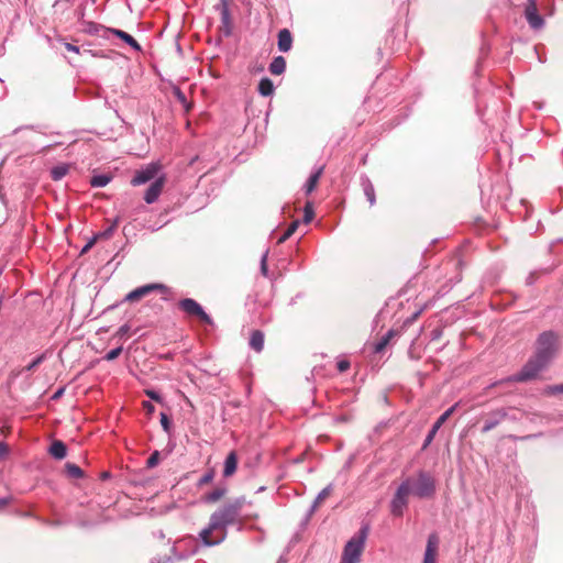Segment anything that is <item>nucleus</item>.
<instances>
[{
    "label": "nucleus",
    "mask_w": 563,
    "mask_h": 563,
    "mask_svg": "<svg viewBox=\"0 0 563 563\" xmlns=\"http://www.w3.org/2000/svg\"><path fill=\"white\" fill-rule=\"evenodd\" d=\"M246 505L245 497H238L225 503L211 516L208 526L201 530L199 538L203 545L220 544L227 538V528L239 521L240 514Z\"/></svg>",
    "instance_id": "1"
},
{
    "label": "nucleus",
    "mask_w": 563,
    "mask_h": 563,
    "mask_svg": "<svg viewBox=\"0 0 563 563\" xmlns=\"http://www.w3.org/2000/svg\"><path fill=\"white\" fill-rule=\"evenodd\" d=\"M368 528L363 526L344 545L340 563H361Z\"/></svg>",
    "instance_id": "2"
},
{
    "label": "nucleus",
    "mask_w": 563,
    "mask_h": 563,
    "mask_svg": "<svg viewBox=\"0 0 563 563\" xmlns=\"http://www.w3.org/2000/svg\"><path fill=\"white\" fill-rule=\"evenodd\" d=\"M558 349V336L552 331L541 333L537 340V350L534 357L541 362V365H548L554 357Z\"/></svg>",
    "instance_id": "3"
},
{
    "label": "nucleus",
    "mask_w": 563,
    "mask_h": 563,
    "mask_svg": "<svg viewBox=\"0 0 563 563\" xmlns=\"http://www.w3.org/2000/svg\"><path fill=\"white\" fill-rule=\"evenodd\" d=\"M545 365H541V362L533 356L527 362V364L521 368L519 373L508 376L504 379L494 382L488 386V388H494L504 383L528 382L537 377L539 372L542 371Z\"/></svg>",
    "instance_id": "4"
},
{
    "label": "nucleus",
    "mask_w": 563,
    "mask_h": 563,
    "mask_svg": "<svg viewBox=\"0 0 563 563\" xmlns=\"http://www.w3.org/2000/svg\"><path fill=\"white\" fill-rule=\"evenodd\" d=\"M410 479V494L419 498H429L435 492V482L431 475L420 472L416 479Z\"/></svg>",
    "instance_id": "5"
},
{
    "label": "nucleus",
    "mask_w": 563,
    "mask_h": 563,
    "mask_svg": "<svg viewBox=\"0 0 563 563\" xmlns=\"http://www.w3.org/2000/svg\"><path fill=\"white\" fill-rule=\"evenodd\" d=\"M410 495V479L404 481L397 488L395 496L389 505L390 511L396 517H401L408 505Z\"/></svg>",
    "instance_id": "6"
},
{
    "label": "nucleus",
    "mask_w": 563,
    "mask_h": 563,
    "mask_svg": "<svg viewBox=\"0 0 563 563\" xmlns=\"http://www.w3.org/2000/svg\"><path fill=\"white\" fill-rule=\"evenodd\" d=\"M179 308L190 317H197L201 322L206 324H212L213 321L209 314L206 313L203 308L194 299L186 298L179 301Z\"/></svg>",
    "instance_id": "7"
},
{
    "label": "nucleus",
    "mask_w": 563,
    "mask_h": 563,
    "mask_svg": "<svg viewBox=\"0 0 563 563\" xmlns=\"http://www.w3.org/2000/svg\"><path fill=\"white\" fill-rule=\"evenodd\" d=\"M155 290H159L163 294L169 292V288L166 287L165 285L158 284V283H153V284L143 285V286L137 287L134 290L130 291L125 296V301H129V302L137 301Z\"/></svg>",
    "instance_id": "8"
},
{
    "label": "nucleus",
    "mask_w": 563,
    "mask_h": 563,
    "mask_svg": "<svg viewBox=\"0 0 563 563\" xmlns=\"http://www.w3.org/2000/svg\"><path fill=\"white\" fill-rule=\"evenodd\" d=\"M459 404H454L453 406H451L450 408H448L438 419L437 421L433 423V426L431 427V429L429 430L424 441H423V444H422V450H426L431 443L432 441L434 440V437L435 434L438 433V431L440 430V428L443 426V423H445V421L454 413V411L456 410Z\"/></svg>",
    "instance_id": "9"
},
{
    "label": "nucleus",
    "mask_w": 563,
    "mask_h": 563,
    "mask_svg": "<svg viewBox=\"0 0 563 563\" xmlns=\"http://www.w3.org/2000/svg\"><path fill=\"white\" fill-rule=\"evenodd\" d=\"M221 16V24L224 35H230L232 32V19L230 13V0H220L216 7Z\"/></svg>",
    "instance_id": "10"
},
{
    "label": "nucleus",
    "mask_w": 563,
    "mask_h": 563,
    "mask_svg": "<svg viewBox=\"0 0 563 563\" xmlns=\"http://www.w3.org/2000/svg\"><path fill=\"white\" fill-rule=\"evenodd\" d=\"M506 417L507 411L505 409H496L489 412L482 428V432L487 433L490 430L495 429L506 419Z\"/></svg>",
    "instance_id": "11"
},
{
    "label": "nucleus",
    "mask_w": 563,
    "mask_h": 563,
    "mask_svg": "<svg viewBox=\"0 0 563 563\" xmlns=\"http://www.w3.org/2000/svg\"><path fill=\"white\" fill-rule=\"evenodd\" d=\"M439 542L437 533L429 534L422 563H437Z\"/></svg>",
    "instance_id": "12"
},
{
    "label": "nucleus",
    "mask_w": 563,
    "mask_h": 563,
    "mask_svg": "<svg viewBox=\"0 0 563 563\" xmlns=\"http://www.w3.org/2000/svg\"><path fill=\"white\" fill-rule=\"evenodd\" d=\"M158 167L155 164L148 165L146 168L137 172L131 180L133 186H140L154 179L157 175Z\"/></svg>",
    "instance_id": "13"
},
{
    "label": "nucleus",
    "mask_w": 563,
    "mask_h": 563,
    "mask_svg": "<svg viewBox=\"0 0 563 563\" xmlns=\"http://www.w3.org/2000/svg\"><path fill=\"white\" fill-rule=\"evenodd\" d=\"M525 18L533 30H540L544 26L543 18L538 13V8L534 4H527L525 8Z\"/></svg>",
    "instance_id": "14"
},
{
    "label": "nucleus",
    "mask_w": 563,
    "mask_h": 563,
    "mask_svg": "<svg viewBox=\"0 0 563 563\" xmlns=\"http://www.w3.org/2000/svg\"><path fill=\"white\" fill-rule=\"evenodd\" d=\"M164 181L163 177H158L150 185L144 195L146 203H154L158 199L164 187Z\"/></svg>",
    "instance_id": "15"
},
{
    "label": "nucleus",
    "mask_w": 563,
    "mask_h": 563,
    "mask_svg": "<svg viewBox=\"0 0 563 563\" xmlns=\"http://www.w3.org/2000/svg\"><path fill=\"white\" fill-rule=\"evenodd\" d=\"M108 32L112 33L120 40H122L124 43H126L129 46H131L134 51L141 52L142 47L141 45L135 41V38L130 35L129 33L119 30V29H107Z\"/></svg>",
    "instance_id": "16"
},
{
    "label": "nucleus",
    "mask_w": 563,
    "mask_h": 563,
    "mask_svg": "<svg viewBox=\"0 0 563 563\" xmlns=\"http://www.w3.org/2000/svg\"><path fill=\"white\" fill-rule=\"evenodd\" d=\"M278 49L283 53H286L291 49L292 46V36L288 29H282L278 32Z\"/></svg>",
    "instance_id": "17"
},
{
    "label": "nucleus",
    "mask_w": 563,
    "mask_h": 563,
    "mask_svg": "<svg viewBox=\"0 0 563 563\" xmlns=\"http://www.w3.org/2000/svg\"><path fill=\"white\" fill-rule=\"evenodd\" d=\"M238 468V455L234 451H231L224 460L223 476L231 477Z\"/></svg>",
    "instance_id": "18"
},
{
    "label": "nucleus",
    "mask_w": 563,
    "mask_h": 563,
    "mask_svg": "<svg viewBox=\"0 0 563 563\" xmlns=\"http://www.w3.org/2000/svg\"><path fill=\"white\" fill-rule=\"evenodd\" d=\"M228 488L225 485L216 487L212 492L206 494L202 500L208 504H214L225 496Z\"/></svg>",
    "instance_id": "19"
},
{
    "label": "nucleus",
    "mask_w": 563,
    "mask_h": 563,
    "mask_svg": "<svg viewBox=\"0 0 563 563\" xmlns=\"http://www.w3.org/2000/svg\"><path fill=\"white\" fill-rule=\"evenodd\" d=\"M185 545H190V550L186 553V554H180L179 558H184V556H188V555H191L194 553H196L197 551V543H196V540L191 537H188V538H185V539H181L179 541H177L174 545V551H179L183 549V547Z\"/></svg>",
    "instance_id": "20"
},
{
    "label": "nucleus",
    "mask_w": 563,
    "mask_h": 563,
    "mask_svg": "<svg viewBox=\"0 0 563 563\" xmlns=\"http://www.w3.org/2000/svg\"><path fill=\"white\" fill-rule=\"evenodd\" d=\"M48 452L54 459L62 460L67 454V448L64 442L56 440L51 444Z\"/></svg>",
    "instance_id": "21"
},
{
    "label": "nucleus",
    "mask_w": 563,
    "mask_h": 563,
    "mask_svg": "<svg viewBox=\"0 0 563 563\" xmlns=\"http://www.w3.org/2000/svg\"><path fill=\"white\" fill-rule=\"evenodd\" d=\"M361 184H362L364 195H365L367 201L369 202V206H374L376 202V197H375V190H374L373 184L366 177L362 178Z\"/></svg>",
    "instance_id": "22"
},
{
    "label": "nucleus",
    "mask_w": 563,
    "mask_h": 563,
    "mask_svg": "<svg viewBox=\"0 0 563 563\" xmlns=\"http://www.w3.org/2000/svg\"><path fill=\"white\" fill-rule=\"evenodd\" d=\"M250 346L256 351L261 352L264 347V333L260 330H255L252 332L250 338Z\"/></svg>",
    "instance_id": "23"
},
{
    "label": "nucleus",
    "mask_w": 563,
    "mask_h": 563,
    "mask_svg": "<svg viewBox=\"0 0 563 563\" xmlns=\"http://www.w3.org/2000/svg\"><path fill=\"white\" fill-rule=\"evenodd\" d=\"M286 69V60L283 56L275 57L269 64V71L273 75H282Z\"/></svg>",
    "instance_id": "24"
},
{
    "label": "nucleus",
    "mask_w": 563,
    "mask_h": 563,
    "mask_svg": "<svg viewBox=\"0 0 563 563\" xmlns=\"http://www.w3.org/2000/svg\"><path fill=\"white\" fill-rule=\"evenodd\" d=\"M383 330L384 324L380 325V329L377 332V342L372 345L374 353H380L387 345V332H384Z\"/></svg>",
    "instance_id": "25"
},
{
    "label": "nucleus",
    "mask_w": 563,
    "mask_h": 563,
    "mask_svg": "<svg viewBox=\"0 0 563 563\" xmlns=\"http://www.w3.org/2000/svg\"><path fill=\"white\" fill-rule=\"evenodd\" d=\"M321 174H322V168H319L318 170H316L314 173H312L310 175V177L308 178V180L305 185L306 194H310L314 190Z\"/></svg>",
    "instance_id": "26"
},
{
    "label": "nucleus",
    "mask_w": 563,
    "mask_h": 563,
    "mask_svg": "<svg viewBox=\"0 0 563 563\" xmlns=\"http://www.w3.org/2000/svg\"><path fill=\"white\" fill-rule=\"evenodd\" d=\"M273 91H274V85H273L272 80L268 78H262L258 84V92L264 97H268L273 93Z\"/></svg>",
    "instance_id": "27"
},
{
    "label": "nucleus",
    "mask_w": 563,
    "mask_h": 563,
    "mask_svg": "<svg viewBox=\"0 0 563 563\" xmlns=\"http://www.w3.org/2000/svg\"><path fill=\"white\" fill-rule=\"evenodd\" d=\"M331 492H332V485H328L317 495V497L312 504V511L316 510L320 506V504L323 503V500L331 494Z\"/></svg>",
    "instance_id": "28"
},
{
    "label": "nucleus",
    "mask_w": 563,
    "mask_h": 563,
    "mask_svg": "<svg viewBox=\"0 0 563 563\" xmlns=\"http://www.w3.org/2000/svg\"><path fill=\"white\" fill-rule=\"evenodd\" d=\"M111 178L108 175L101 174V175H95L90 179V185L96 188H101L107 186L110 183Z\"/></svg>",
    "instance_id": "29"
},
{
    "label": "nucleus",
    "mask_w": 563,
    "mask_h": 563,
    "mask_svg": "<svg viewBox=\"0 0 563 563\" xmlns=\"http://www.w3.org/2000/svg\"><path fill=\"white\" fill-rule=\"evenodd\" d=\"M68 173V166L63 164L55 166L51 169V176L54 180H60L64 178Z\"/></svg>",
    "instance_id": "30"
},
{
    "label": "nucleus",
    "mask_w": 563,
    "mask_h": 563,
    "mask_svg": "<svg viewBox=\"0 0 563 563\" xmlns=\"http://www.w3.org/2000/svg\"><path fill=\"white\" fill-rule=\"evenodd\" d=\"M65 468L67 475L71 478H81L84 476L82 470L74 463H67Z\"/></svg>",
    "instance_id": "31"
},
{
    "label": "nucleus",
    "mask_w": 563,
    "mask_h": 563,
    "mask_svg": "<svg viewBox=\"0 0 563 563\" xmlns=\"http://www.w3.org/2000/svg\"><path fill=\"white\" fill-rule=\"evenodd\" d=\"M214 470L213 468H209L200 478L199 481L197 482V486L199 488L203 487L205 485L207 484H210L213 478H214Z\"/></svg>",
    "instance_id": "32"
},
{
    "label": "nucleus",
    "mask_w": 563,
    "mask_h": 563,
    "mask_svg": "<svg viewBox=\"0 0 563 563\" xmlns=\"http://www.w3.org/2000/svg\"><path fill=\"white\" fill-rule=\"evenodd\" d=\"M158 463H159V452L154 451L147 459L146 465L148 468H153V467L157 466Z\"/></svg>",
    "instance_id": "33"
},
{
    "label": "nucleus",
    "mask_w": 563,
    "mask_h": 563,
    "mask_svg": "<svg viewBox=\"0 0 563 563\" xmlns=\"http://www.w3.org/2000/svg\"><path fill=\"white\" fill-rule=\"evenodd\" d=\"M161 424L166 433H170L172 422L165 412H161Z\"/></svg>",
    "instance_id": "34"
},
{
    "label": "nucleus",
    "mask_w": 563,
    "mask_h": 563,
    "mask_svg": "<svg viewBox=\"0 0 563 563\" xmlns=\"http://www.w3.org/2000/svg\"><path fill=\"white\" fill-rule=\"evenodd\" d=\"M122 352V347L119 346V347H115V349H112L110 350L106 355H104V360L107 361H113L115 358L119 357V355L121 354Z\"/></svg>",
    "instance_id": "35"
},
{
    "label": "nucleus",
    "mask_w": 563,
    "mask_h": 563,
    "mask_svg": "<svg viewBox=\"0 0 563 563\" xmlns=\"http://www.w3.org/2000/svg\"><path fill=\"white\" fill-rule=\"evenodd\" d=\"M45 360V354H41L40 356H37L36 358H34L26 367H25V371L27 372H31L33 371L36 366H38L43 361Z\"/></svg>",
    "instance_id": "36"
},
{
    "label": "nucleus",
    "mask_w": 563,
    "mask_h": 563,
    "mask_svg": "<svg viewBox=\"0 0 563 563\" xmlns=\"http://www.w3.org/2000/svg\"><path fill=\"white\" fill-rule=\"evenodd\" d=\"M313 210L311 208V206L308 203L306 207H305V216H303V221L306 223H309L312 219H313Z\"/></svg>",
    "instance_id": "37"
},
{
    "label": "nucleus",
    "mask_w": 563,
    "mask_h": 563,
    "mask_svg": "<svg viewBox=\"0 0 563 563\" xmlns=\"http://www.w3.org/2000/svg\"><path fill=\"white\" fill-rule=\"evenodd\" d=\"M145 395H146L150 399H152V400H154V401H157V402H162V401H163V400H162V397L159 396V394H158L157 391L153 390V389H146V390H145Z\"/></svg>",
    "instance_id": "38"
},
{
    "label": "nucleus",
    "mask_w": 563,
    "mask_h": 563,
    "mask_svg": "<svg viewBox=\"0 0 563 563\" xmlns=\"http://www.w3.org/2000/svg\"><path fill=\"white\" fill-rule=\"evenodd\" d=\"M339 372L343 373L350 368V362L345 358H341L336 363Z\"/></svg>",
    "instance_id": "39"
},
{
    "label": "nucleus",
    "mask_w": 563,
    "mask_h": 563,
    "mask_svg": "<svg viewBox=\"0 0 563 563\" xmlns=\"http://www.w3.org/2000/svg\"><path fill=\"white\" fill-rule=\"evenodd\" d=\"M548 393L552 394V395L563 394V384L549 386L548 387Z\"/></svg>",
    "instance_id": "40"
},
{
    "label": "nucleus",
    "mask_w": 563,
    "mask_h": 563,
    "mask_svg": "<svg viewBox=\"0 0 563 563\" xmlns=\"http://www.w3.org/2000/svg\"><path fill=\"white\" fill-rule=\"evenodd\" d=\"M100 29H101V25L93 23V22H89L87 32L90 34H98Z\"/></svg>",
    "instance_id": "41"
},
{
    "label": "nucleus",
    "mask_w": 563,
    "mask_h": 563,
    "mask_svg": "<svg viewBox=\"0 0 563 563\" xmlns=\"http://www.w3.org/2000/svg\"><path fill=\"white\" fill-rule=\"evenodd\" d=\"M65 48L68 51V52H73V53H76V54H79L80 53V47L77 46V45H74L71 43H65Z\"/></svg>",
    "instance_id": "42"
},
{
    "label": "nucleus",
    "mask_w": 563,
    "mask_h": 563,
    "mask_svg": "<svg viewBox=\"0 0 563 563\" xmlns=\"http://www.w3.org/2000/svg\"><path fill=\"white\" fill-rule=\"evenodd\" d=\"M266 258H267V253H265L262 256V261H261V271H262V274L265 275V276L267 275Z\"/></svg>",
    "instance_id": "43"
},
{
    "label": "nucleus",
    "mask_w": 563,
    "mask_h": 563,
    "mask_svg": "<svg viewBox=\"0 0 563 563\" xmlns=\"http://www.w3.org/2000/svg\"><path fill=\"white\" fill-rule=\"evenodd\" d=\"M143 408L146 410L148 415H152L155 410L154 405L150 401H143Z\"/></svg>",
    "instance_id": "44"
},
{
    "label": "nucleus",
    "mask_w": 563,
    "mask_h": 563,
    "mask_svg": "<svg viewBox=\"0 0 563 563\" xmlns=\"http://www.w3.org/2000/svg\"><path fill=\"white\" fill-rule=\"evenodd\" d=\"M298 224L299 222L298 221H294L288 228H287V232L288 234L292 235L295 233V231L297 230L298 228Z\"/></svg>",
    "instance_id": "45"
},
{
    "label": "nucleus",
    "mask_w": 563,
    "mask_h": 563,
    "mask_svg": "<svg viewBox=\"0 0 563 563\" xmlns=\"http://www.w3.org/2000/svg\"><path fill=\"white\" fill-rule=\"evenodd\" d=\"M97 236L92 238L82 249L81 253L87 252L96 243Z\"/></svg>",
    "instance_id": "46"
},
{
    "label": "nucleus",
    "mask_w": 563,
    "mask_h": 563,
    "mask_svg": "<svg viewBox=\"0 0 563 563\" xmlns=\"http://www.w3.org/2000/svg\"><path fill=\"white\" fill-rule=\"evenodd\" d=\"M113 230H114V225L110 227L108 230H106L104 232L100 233L99 236H101V238H109V236H111Z\"/></svg>",
    "instance_id": "47"
},
{
    "label": "nucleus",
    "mask_w": 563,
    "mask_h": 563,
    "mask_svg": "<svg viewBox=\"0 0 563 563\" xmlns=\"http://www.w3.org/2000/svg\"><path fill=\"white\" fill-rule=\"evenodd\" d=\"M8 453V446L3 442L0 441V459L3 457Z\"/></svg>",
    "instance_id": "48"
},
{
    "label": "nucleus",
    "mask_w": 563,
    "mask_h": 563,
    "mask_svg": "<svg viewBox=\"0 0 563 563\" xmlns=\"http://www.w3.org/2000/svg\"><path fill=\"white\" fill-rule=\"evenodd\" d=\"M291 235L288 234L287 231L284 232V234L278 239V243H284L287 239H289Z\"/></svg>",
    "instance_id": "49"
},
{
    "label": "nucleus",
    "mask_w": 563,
    "mask_h": 563,
    "mask_svg": "<svg viewBox=\"0 0 563 563\" xmlns=\"http://www.w3.org/2000/svg\"><path fill=\"white\" fill-rule=\"evenodd\" d=\"M382 319H383V311H379L375 319V329L378 327Z\"/></svg>",
    "instance_id": "50"
},
{
    "label": "nucleus",
    "mask_w": 563,
    "mask_h": 563,
    "mask_svg": "<svg viewBox=\"0 0 563 563\" xmlns=\"http://www.w3.org/2000/svg\"><path fill=\"white\" fill-rule=\"evenodd\" d=\"M128 331H129V327H128V325H122V327L119 329L118 333H119L120 335H124V334H126V333H128Z\"/></svg>",
    "instance_id": "51"
},
{
    "label": "nucleus",
    "mask_w": 563,
    "mask_h": 563,
    "mask_svg": "<svg viewBox=\"0 0 563 563\" xmlns=\"http://www.w3.org/2000/svg\"><path fill=\"white\" fill-rule=\"evenodd\" d=\"M89 53L93 56V57H102V54L100 52H92V51H89Z\"/></svg>",
    "instance_id": "52"
},
{
    "label": "nucleus",
    "mask_w": 563,
    "mask_h": 563,
    "mask_svg": "<svg viewBox=\"0 0 563 563\" xmlns=\"http://www.w3.org/2000/svg\"><path fill=\"white\" fill-rule=\"evenodd\" d=\"M62 394H63V389L57 390V391L55 393V395L53 396V399L58 398Z\"/></svg>",
    "instance_id": "53"
},
{
    "label": "nucleus",
    "mask_w": 563,
    "mask_h": 563,
    "mask_svg": "<svg viewBox=\"0 0 563 563\" xmlns=\"http://www.w3.org/2000/svg\"><path fill=\"white\" fill-rule=\"evenodd\" d=\"M528 1V4H534L537 5V0H527Z\"/></svg>",
    "instance_id": "54"
},
{
    "label": "nucleus",
    "mask_w": 563,
    "mask_h": 563,
    "mask_svg": "<svg viewBox=\"0 0 563 563\" xmlns=\"http://www.w3.org/2000/svg\"><path fill=\"white\" fill-rule=\"evenodd\" d=\"M527 283L528 284H532L533 283L532 276L528 277Z\"/></svg>",
    "instance_id": "55"
},
{
    "label": "nucleus",
    "mask_w": 563,
    "mask_h": 563,
    "mask_svg": "<svg viewBox=\"0 0 563 563\" xmlns=\"http://www.w3.org/2000/svg\"><path fill=\"white\" fill-rule=\"evenodd\" d=\"M7 503H8L7 499H0L1 505H5Z\"/></svg>",
    "instance_id": "56"
},
{
    "label": "nucleus",
    "mask_w": 563,
    "mask_h": 563,
    "mask_svg": "<svg viewBox=\"0 0 563 563\" xmlns=\"http://www.w3.org/2000/svg\"><path fill=\"white\" fill-rule=\"evenodd\" d=\"M388 335H389V340H390L393 336V331L389 330Z\"/></svg>",
    "instance_id": "57"
}]
</instances>
